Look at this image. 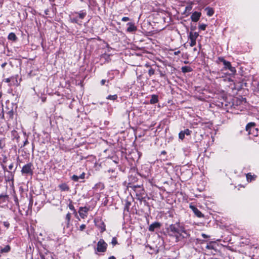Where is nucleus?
<instances>
[{"instance_id":"obj_1","label":"nucleus","mask_w":259,"mask_h":259,"mask_svg":"<svg viewBox=\"0 0 259 259\" xmlns=\"http://www.w3.org/2000/svg\"><path fill=\"white\" fill-rule=\"evenodd\" d=\"M183 226L181 225L180 223H176L170 225L166 228L167 235L170 237H173L176 239V242H179V236L183 231Z\"/></svg>"},{"instance_id":"obj_2","label":"nucleus","mask_w":259,"mask_h":259,"mask_svg":"<svg viewBox=\"0 0 259 259\" xmlns=\"http://www.w3.org/2000/svg\"><path fill=\"white\" fill-rule=\"evenodd\" d=\"M21 172L22 175L32 176L33 174V164L31 162H29L25 164L22 167Z\"/></svg>"},{"instance_id":"obj_3","label":"nucleus","mask_w":259,"mask_h":259,"mask_svg":"<svg viewBox=\"0 0 259 259\" xmlns=\"http://www.w3.org/2000/svg\"><path fill=\"white\" fill-rule=\"evenodd\" d=\"M246 131L248 132V135H252L253 136H257V128L255 127V123L254 122L248 123L245 127Z\"/></svg>"},{"instance_id":"obj_4","label":"nucleus","mask_w":259,"mask_h":259,"mask_svg":"<svg viewBox=\"0 0 259 259\" xmlns=\"http://www.w3.org/2000/svg\"><path fill=\"white\" fill-rule=\"evenodd\" d=\"M219 60L220 62H222L224 65L225 69H229L231 73H235L236 72L235 68L232 67L230 62L226 61L223 57H219Z\"/></svg>"},{"instance_id":"obj_5","label":"nucleus","mask_w":259,"mask_h":259,"mask_svg":"<svg viewBox=\"0 0 259 259\" xmlns=\"http://www.w3.org/2000/svg\"><path fill=\"white\" fill-rule=\"evenodd\" d=\"M107 244L103 239H100L97 243V250L100 252H104L106 251Z\"/></svg>"},{"instance_id":"obj_6","label":"nucleus","mask_w":259,"mask_h":259,"mask_svg":"<svg viewBox=\"0 0 259 259\" xmlns=\"http://www.w3.org/2000/svg\"><path fill=\"white\" fill-rule=\"evenodd\" d=\"M15 170L16 168L14 169V171H7L8 174L5 176V179L6 182H12V184H13Z\"/></svg>"},{"instance_id":"obj_7","label":"nucleus","mask_w":259,"mask_h":259,"mask_svg":"<svg viewBox=\"0 0 259 259\" xmlns=\"http://www.w3.org/2000/svg\"><path fill=\"white\" fill-rule=\"evenodd\" d=\"M89 208L87 207H80L79 208L78 213L82 219H84L87 217L88 212Z\"/></svg>"},{"instance_id":"obj_8","label":"nucleus","mask_w":259,"mask_h":259,"mask_svg":"<svg viewBox=\"0 0 259 259\" xmlns=\"http://www.w3.org/2000/svg\"><path fill=\"white\" fill-rule=\"evenodd\" d=\"M161 224L159 222H155L151 224L148 228V230L150 232H153L156 229H159L161 227Z\"/></svg>"},{"instance_id":"obj_9","label":"nucleus","mask_w":259,"mask_h":259,"mask_svg":"<svg viewBox=\"0 0 259 259\" xmlns=\"http://www.w3.org/2000/svg\"><path fill=\"white\" fill-rule=\"evenodd\" d=\"M128 27L127 28L126 31L129 33L135 32L137 30V27L133 22H128L126 24Z\"/></svg>"},{"instance_id":"obj_10","label":"nucleus","mask_w":259,"mask_h":259,"mask_svg":"<svg viewBox=\"0 0 259 259\" xmlns=\"http://www.w3.org/2000/svg\"><path fill=\"white\" fill-rule=\"evenodd\" d=\"M190 208L192 209L193 212L195 213V214L198 217V218H202L203 217V214L201 213V212L195 206L190 205Z\"/></svg>"},{"instance_id":"obj_11","label":"nucleus","mask_w":259,"mask_h":259,"mask_svg":"<svg viewBox=\"0 0 259 259\" xmlns=\"http://www.w3.org/2000/svg\"><path fill=\"white\" fill-rule=\"evenodd\" d=\"M201 16V13L200 12L195 11L192 13L191 16V20L193 22H196L199 20Z\"/></svg>"},{"instance_id":"obj_12","label":"nucleus","mask_w":259,"mask_h":259,"mask_svg":"<svg viewBox=\"0 0 259 259\" xmlns=\"http://www.w3.org/2000/svg\"><path fill=\"white\" fill-rule=\"evenodd\" d=\"M183 231L180 233L181 235L179 236V241L182 239L188 238L190 237V235L185 229L184 227L183 226Z\"/></svg>"},{"instance_id":"obj_13","label":"nucleus","mask_w":259,"mask_h":259,"mask_svg":"<svg viewBox=\"0 0 259 259\" xmlns=\"http://www.w3.org/2000/svg\"><path fill=\"white\" fill-rule=\"evenodd\" d=\"M85 174L84 172H82L79 176L74 175L71 177V179L74 182H78L79 179H84L85 178Z\"/></svg>"},{"instance_id":"obj_14","label":"nucleus","mask_w":259,"mask_h":259,"mask_svg":"<svg viewBox=\"0 0 259 259\" xmlns=\"http://www.w3.org/2000/svg\"><path fill=\"white\" fill-rule=\"evenodd\" d=\"M70 219H71V214H70V213L68 212L66 214L65 218V222H64L65 225H64V228L65 227L67 228L69 227Z\"/></svg>"},{"instance_id":"obj_15","label":"nucleus","mask_w":259,"mask_h":259,"mask_svg":"<svg viewBox=\"0 0 259 259\" xmlns=\"http://www.w3.org/2000/svg\"><path fill=\"white\" fill-rule=\"evenodd\" d=\"M1 251L2 254L8 253L11 250V246L9 245H7L5 247H0Z\"/></svg>"},{"instance_id":"obj_16","label":"nucleus","mask_w":259,"mask_h":259,"mask_svg":"<svg viewBox=\"0 0 259 259\" xmlns=\"http://www.w3.org/2000/svg\"><path fill=\"white\" fill-rule=\"evenodd\" d=\"M58 187L62 191H68L69 189V187L65 183L61 184Z\"/></svg>"},{"instance_id":"obj_17","label":"nucleus","mask_w":259,"mask_h":259,"mask_svg":"<svg viewBox=\"0 0 259 259\" xmlns=\"http://www.w3.org/2000/svg\"><path fill=\"white\" fill-rule=\"evenodd\" d=\"M75 13L78 14L79 18L81 19H83L87 15V12L85 10H82L78 12H75Z\"/></svg>"},{"instance_id":"obj_18","label":"nucleus","mask_w":259,"mask_h":259,"mask_svg":"<svg viewBox=\"0 0 259 259\" xmlns=\"http://www.w3.org/2000/svg\"><path fill=\"white\" fill-rule=\"evenodd\" d=\"M158 102V96L152 95L150 100V103L152 104H155Z\"/></svg>"},{"instance_id":"obj_19","label":"nucleus","mask_w":259,"mask_h":259,"mask_svg":"<svg viewBox=\"0 0 259 259\" xmlns=\"http://www.w3.org/2000/svg\"><path fill=\"white\" fill-rule=\"evenodd\" d=\"M205 11L206 12L207 15L209 17L212 16L214 14L213 10L210 7L206 8Z\"/></svg>"},{"instance_id":"obj_20","label":"nucleus","mask_w":259,"mask_h":259,"mask_svg":"<svg viewBox=\"0 0 259 259\" xmlns=\"http://www.w3.org/2000/svg\"><path fill=\"white\" fill-rule=\"evenodd\" d=\"M181 70L183 73L190 72L192 71L191 67L188 66H183L181 68Z\"/></svg>"},{"instance_id":"obj_21","label":"nucleus","mask_w":259,"mask_h":259,"mask_svg":"<svg viewBox=\"0 0 259 259\" xmlns=\"http://www.w3.org/2000/svg\"><path fill=\"white\" fill-rule=\"evenodd\" d=\"M8 38L11 40L16 41L17 39V37L14 33L11 32L8 35Z\"/></svg>"},{"instance_id":"obj_22","label":"nucleus","mask_w":259,"mask_h":259,"mask_svg":"<svg viewBox=\"0 0 259 259\" xmlns=\"http://www.w3.org/2000/svg\"><path fill=\"white\" fill-rule=\"evenodd\" d=\"M199 36L198 33L195 32H191L189 34V38H193V39L196 40L197 38Z\"/></svg>"},{"instance_id":"obj_23","label":"nucleus","mask_w":259,"mask_h":259,"mask_svg":"<svg viewBox=\"0 0 259 259\" xmlns=\"http://www.w3.org/2000/svg\"><path fill=\"white\" fill-rule=\"evenodd\" d=\"M255 178V175H251L250 173L246 174V179L248 182H251L252 180H254Z\"/></svg>"},{"instance_id":"obj_24","label":"nucleus","mask_w":259,"mask_h":259,"mask_svg":"<svg viewBox=\"0 0 259 259\" xmlns=\"http://www.w3.org/2000/svg\"><path fill=\"white\" fill-rule=\"evenodd\" d=\"M104 188V184L102 183H99L96 184L93 189L98 190L100 189V190H103Z\"/></svg>"},{"instance_id":"obj_25","label":"nucleus","mask_w":259,"mask_h":259,"mask_svg":"<svg viewBox=\"0 0 259 259\" xmlns=\"http://www.w3.org/2000/svg\"><path fill=\"white\" fill-rule=\"evenodd\" d=\"M118 98V96L116 94H115L114 95H109L107 97L106 99L108 100H116Z\"/></svg>"},{"instance_id":"obj_26","label":"nucleus","mask_w":259,"mask_h":259,"mask_svg":"<svg viewBox=\"0 0 259 259\" xmlns=\"http://www.w3.org/2000/svg\"><path fill=\"white\" fill-rule=\"evenodd\" d=\"M7 114H8L9 116V118L10 119H13L14 118V111L13 109H11V110L9 111Z\"/></svg>"},{"instance_id":"obj_27","label":"nucleus","mask_w":259,"mask_h":259,"mask_svg":"<svg viewBox=\"0 0 259 259\" xmlns=\"http://www.w3.org/2000/svg\"><path fill=\"white\" fill-rule=\"evenodd\" d=\"M8 195L1 194L0 195V201L5 202L6 199L8 198Z\"/></svg>"},{"instance_id":"obj_28","label":"nucleus","mask_w":259,"mask_h":259,"mask_svg":"<svg viewBox=\"0 0 259 259\" xmlns=\"http://www.w3.org/2000/svg\"><path fill=\"white\" fill-rule=\"evenodd\" d=\"M252 84L255 88V90L259 91V81H254L252 83Z\"/></svg>"},{"instance_id":"obj_29","label":"nucleus","mask_w":259,"mask_h":259,"mask_svg":"<svg viewBox=\"0 0 259 259\" xmlns=\"http://www.w3.org/2000/svg\"><path fill=\"white\" fill-rule=\"evenodd\" d=\"M189 39L190 40V46L191 47H193L196 45V40L193 39V38H189Z\"/></svg>"},{"instance_id":"obj_30","label":"nucleus","mask_w":259,"mask_h":259,"mask_svg":"<svg viewBox=\"0 0 259 259\" xmlns=\"http://www.w3.org/2000/svg\"><path fill=\"white\" fill-rule=\"evenodd\" d=\"M111 244L113 245V246H115L117 244V240L116 237L112 238Z\"/></svg>"},{"instance_id":"obj_31","label":"nucleus","mask_w":259,"mask_h":259,"mask_svg":"<svg viewBox=\"0 0 259 259\" xmlns=\"http://www.w3.org/2000/svg\"><path fill=\"white\" fill-rule=\"evenodd\" d=\"M182 131L183 132L185 135H186L189 136L191 133V131L188 128L185 130L184 131Z\"/></svg>"},{"instance_id":"obj_32","label":"nucleus","mask_w":259,"mask_h":259,"mask_svg":"<svg viewBox=\"0 0 259 259\" xmlns=\"http://www.w3.org/2000/svg\"><path fill=\"white\" fill-rule=\"evenodd\" d=\"M179 138L182 140L184 139L185 135L182 131L180 132L179 134Z\"/></svg>"},{"instance_id":"obj_33","label":"nucleus","mask_w":259,"mask_h":259,"mask_svg":"<svg viewBox=\"0 0 259 259\" xmlns=\"http://www.w3.org/2000/svg\"><path fill=\"white\" fill-rule=\"evenodd\" d=\"M206 26H207V25L206 24H200L199 26V28L200 30H205Z\"/></svg>"},{"instance_id":"obj_34","label":"nucleus","mask_w":259,"mask_h":259,"mask_svg":"<svg viewBox=\"0 0 259 259\" xmlns=\"http://www.w3.org/2000/svg\"><path fill=\"white\" fill-rule=\"evenodd\" d=\"M101 228V232H103L106 230V226L104 223H102Z\"/></svg>"},{"instance_id":"obj_35","label":"nucleus","mask_w":259,"mask_h":259,"mask_svg":"<svg viewBox=\"0 0 259 259\" xmlns=\"http://www.w3.org/2000/svg\"><path fill=\"white\" fill-rule=\"evenodd\" d=\"M155 73V70L152 68H150L148 71V74L149 76H151Z\"/></svg>"},{"instance_id":"obj_36","label":"nucleus","mask_w":259,"mask_h":259,"mask_svg":"<svg viewBox=\"0 0 259 259\" xmlns=\"http://www.w3.org/2000/svg\"><path fill=\"white\" fill-rule=\"evenodd\" d=\"M3 225L7 228L8 229L10 227V223L8 221H5L2 222Z\"/></svg>"},{"instance_id":"obj_37","label":"nucleus","mask_w":259,"mask_h":259,"mask_svg":"<svg viewBox=\"0 0 259 259\" xmlns=\"http://www.w3.org/2000/svg\"><path fill=\"white\" fill-rule=\"evenodd\" d=\"M192 9V6L191 5H189L187 6L185 8V12H190V11Z\"/></svg>"},{"instance_id":"obj_38","label":"nucleus","mask_w":259,"mask_h":259,"mask_svg":"<svg viewBox=\"0 0 259 259\" xmlns=\"http://www.w3.org/2000/svg\"><path fill=\"white\" fill-rule=\"evenodd\" d=\"M70 21L72 23H78V19L77 17L70 18Z\"/></svg>"},{"instance_id":"obj_39","label":"nucleus","mask_w":259,"mask_h":259,"mask_svg":"<svg viewBox=\"0 0 259 259\" xmlns=\"http://www.w3.org/2000/svg\"><path fill=\"white\" fill-rule=\"evenodd\" d=\"M68 207L69 208V209L72 211H73L74 212L75 211V208L74 207V206L73 205V204L71 203H70L68 205Z\"/></svg>"},{"instance_id":"obj_40","label":"nucleus","mask_w":259,"mask_h":259,"mask_svg":"<svg viewBox=\"0 0 259 259\" xmlns=\"http://www.w3.org/2000/svg\"><path fill=\"white\" fill-rule=\"evenodd\" d=\"M1 166H2V167L3 168V169L4 170V172H7V171H9L7 168V167L5 165H4L3 163H1Z\"/></svg>"},{"instance_id":"obj_41","label":"nucleus","mask_w":259,"mask_h":259,"mask_svg":"<svg viewBox=\"0 0 259 259\" xmlns=\"http://www.w3.org/2000/svg\"><path fill=\"white\" fill-rule=\"evenodd\" d=\"M85 228H86V225L84 224H82L79 227V230L81 231H82L85 229Z\"/></svg>"},{"instance_id":"obj_42","label":"nucleus","mask_w":259,"mask_h":259,"mask_svg":"<svg viewBox=\"0 0 259 259\" xmlns=\"http://www.w3.org/2000/svg\"><path fill=\"white\" fill-rule=\"evenodd\" d=\"M121 20L123 22H126V21L130 20V18L127 17H123L122 18Z\"/></svg>"},{"instance_id":"obj_43","label":"nucleus","mask_w":259,"mask_h":259,"mask_svg":"<svg viewBox=\"0 0 259 259\" xmlns=\"http://www.w3.org/2000/svg\"><path fill=\"white\" fill-rule=\"evenodd\" d=\"M4 146L2 140H0V149H2L4 147Z\"/></svg>"},{"instance_id":"obj_44","label":"nucleus","mask_w":259,"mask_h":259,"mask_svg":"<svg viewBox=\"0 0 259 259\" xmlns=\"http://www.w3.org/2000/svg\"><path fill=\"white\" fill-rule=\"evenodd\" d=\"M7 157L6 156H5L3 159V161L1 163H5L7 162Z\"/></svg>"},{"instance_id":"obj_45","label":"nucleus","mask_w":259,"mask_h":259,"mask_svg":"<svg viewBox=\"0 0 259 259\" xmlns=\"http://www.w3.org/2000/svg\"><path fill=\"white\" fill-rule=\"evenodd\" d=\"M12 77L11 78H6L4 81L6 82H7V83H9L10 81H11V79Z\"/></svg>"},{"instance_id":"obj_46","label":"nucleus","mask_w":259,"mask_h":259,"mask_svg":"<svg viewBox=\"0 0 259 259\" xmlns=\"http://www.w3.org/2000/svg\"><path fill=\"white\" fill-rule=\"evenodd\" d=\"M15 203H16V205H19V203H18V198L17 197H15Z\"/></svg>"},{"instance_id":"obj_47","label":"nucleus","mask_w":259,"mask_h":259,"mask_svg":"<svg viewBox=\"0 0 259 259\" xmlns=\"http://www.w3.org/2000/svg\"><path fill=\"white\" fill-rule=\"evenodd\" d=\"M201 236L204 238H207L209 237V236H208L207 235L204 234V233H202L201 234Z\"/></svg>"},{"instance_id":"obj_48","label":"nucleus","mask_w":259,"mask_h":259,"mask_svg":"<svg viewBox=\"0 0 259 259\" xmlns=\"http://www.w3.org/2000/svg\"><path fill=\"white\" fill-rule=\"evenodd\" d=\"M14 167L13 163H11L9 165V169L12 170Z\"/></svg>"},{"instance_id":"obj_49","label":"nucleus","mask_w":259,"mask_h":259,"mask_svg":"<svg viewBox=\"0 0 259 259\" xmlns=\"http://www.w3.org/2000/svg\"><path fill=\"white\" fill-rule=\"evenodd\" d=\"M106 82V80L105 79H102L101 81V85H104Z\"/></svg>"},{"instance_id":"obj_50","label":"nucleus","mask_w":259,"mask_h":259,"mask_svg":"<svg viewBox=\"0 0 259 259\" xmlns=\"http://www.w3.org/2000/svg\"><path fill=\"white\" fill-rule=\"evenodd\" d=\"M181 53L180 51H176L174 53L175 55H178Z\"/></svg>"},{"instance_id":"obj_51","label":"nucleus","mask_w":259,"mask_h":259,"mask_svg":"<svg viewBox=\"0 0 259 259\" xmlns=\"http://www.w3.org/2000/svg\"><path fill=\"white\" fill-rule=\"evenodd\" d=\"M28 143V140L26 139L24 142V143H23V146H26L27 144Z\"/></svg>"},{"instance_id":"obj_52","label":"nucleus","mask_w":259,"mask_h":259,"mask_svg":"<svg viewBox=\"0 0 259 259\" xmlns=\"http://www.w3.org/2000/svg\"><path fill=\"white\" fill-rule=\"evenodd\" d=\"M6 64H7V63H6V62H5V63H3V64L1 65L2 67L4 68L5 67V66L6 65Z\"/></svg>"},{"instance_id":"obj_53","label":"nucleus","mask_w":259,"mask_h":259,"mask_svg":"<svg viewBox=\"0 0 259 259\" xmlns=\"http://www.w3.org/2000/svg\"><path fill=\"white\" fill-rule=\"evenodd\" d=\"M108 259H116V258L114 256H111L108 258Z\"/></svg>"},{"instance_id":"obj_54","label":"nucleus","mask_w":259,"mask_h":259,"mask_svg":"<svg viewBox=\"0 0 259 259\" xmlns=\"http://www.w3.org/2000/svg\"><path fill=\"white\" fill-rule=\"evenodd\" d=\"M145 66L146 67H150V65L149 64H146Z\"/></svg>"},{"instance_id":"obj_55","label":"nucleus","mask_w":259,"mask_h":259,"mask_svg":"<svg viewBox=\"0 0 259 259\" xmlns=\"http://www.w3.org/2000/svg\"><path fill=\"white\" fill-rule=\"evenodd\" d=\"M2 93L1 92H0V99L2 98Z\"/></svg>"},{"instance_id":"obj_56","label":"nucleus","mask_w":259,"mask_h":259,"mask_svg":"<svg viewBox=\"0 0 259 259\" xmlns=\"http://www.w3.org/2000/svg\"><path fill=\"white\" fill-rule=\"evenodd\" d=\"M41 259H45V257L44 255H41Z\"/></svg>"},{"instance_id":"obj_57","label":"nucleus","mask_w":259,"mask_h":259,"mask_svg":"<svg viewBox=\"0 0 259 259\" xmlns=\"http://www.w3.org/2000/svg\"><path fill=\"white\" fill-rule=\"evenodd\" d=\"M194 51H196L197 50V49L196 48H194L193 49Z\"/></svg>"},{"instance_id":"obj_58","label":"nucleus","mask_w":259,"mask_h":259,"mask_svg":"<svg viewBox=\"0 0 259 259\" xmlns=\"http://www.w3.org/2000/svg\"><path fill=\"white\" fill-rule=\"evenodd\" d=\"M206 248H208V249H209L210 248L209 246V245H207L206 246Z\"/></svg>"},{"instance_id":"obj_59","label":"nucleus","mask_w":259,"mask_h":259,"mask_svg":"<svg viewBox=\"0 0 259 259\" xmlns=\"http://www.w3.org/2000/svg\"><path fill=\"white\" fill-rule=\"evenodd\" d=\"M162 153L164 154V153H165V151H162Z\"/></svg>"},{"instance_id":"obj_60","label":"nucleus","mask_w":259,"mask_h":259,"mask_svg":"<svg viewBox=\"0 0 259 259\" xmlns=\"http://www.w3.org/2000/svg\"><path fill=\"white\" fill-rule=\"evenodd\" d=\"M163 75H164L162 73L161 74V76H163Z\"/></svg>"}]
</instances>
